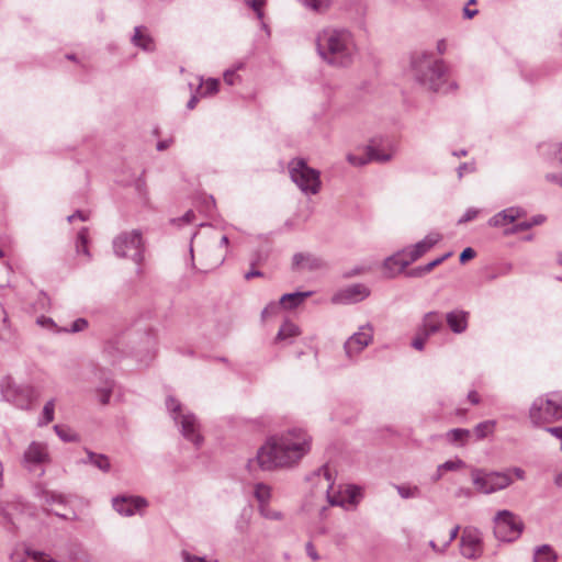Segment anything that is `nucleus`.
Segmentation results:
<instances>
[{
    "label": "nucleus",
    "instance_id": "393cba45",
    "mask_svg": "<svg viewBox=\"0 0 562 562\" xmlns=\"http://www.w3.org/2000/svg\"><path fill=\"white\" fill-rule=\"evenodd\" d=\"M254 497L258 502V506L268 505L272 497L271 486L265 483H256L254 486Z\"/></svg>",
    "mask_w": 562,
    "mask_h": 562
},
{
    "label": "nucleus",
    "instance_id": "b1692460",
    "mask_svg": "<svg viewBox=\"0 0 562 562\" xmlns=\"http://www.w3.org/2000/svg\"><path fill=\"white\" fill-rule=\"evenodd\" d=\"M312 295L311 291L286 293L280 297L279 305L286 310H293L300 306L307 297Z\"/></svg>",
    "mask_w": 562,
    "mask_h": 562
},
{
    "label": "nucleus",
    "instance_id": "09e8293b",
    "mask_svg": "<svg viewBox=\"0 0 562 562\" xmlns=\"http://www.w3.org/2000/svg\"><path fill=\"white\" fill-rule=\"evenodd\" d=\"M429 338V336H425L420 333V330L417 329L416 337L412 341V346L417 350H423L425 347L426 340Z\"/></svg>",
    "mask_w": 562,
    "mask_h": 562
},
{
    "label": "nucleus",
    "instance_id": "2eb2a0df",
    "mask_svg": "<svg viewBox=\"0 0 562 562\" xmlns=\"http://www.w3.org/2000/svg\"><path fill=\"white\" fill-rule=\"evenodd\" d=\"M370 295L368 286L361 283L348 285L331 297V302L335 304H355L363 301Z\"/></svg>",
    "mask_w": 562,
    "mask_h": 562
},
{
    "label": "nucleus",
    "instance_id": "0e129e2a",
    "mask_svg": "<svg viewBox=\"0 0 562 562\" xmlns=\"http://www.w3.org/2000/svg\"><path fill=\"white\" fill-rule=\"evenodd\" d=\"M477 13H479V11H477L476 9H473V10H472V9H470L468 5H465V7L463 8V15H464V18H467V19H472V18H474Z\"/></svg>",
    "mask_w": 562,
    "mask_h": 562
},
{
    "label": "nucleus",
    "instance_id": "2f4dec72",
    "mask_svg": "<svg viewBox=\"0 0 562 562\" xmlns=\"http://www.w3.org/2000/svg\"><path fill=\"white\" fill-rule=\"evenodd\" d=\"M54 430L56 435L65 442H72L78 440V436L67 426L55 425Z\"/></svg>",
    "mask_w": 562,
    "mask_h": 562
},
{
    "label": "nucleus",
    "instance_id": "1a4fd4ad",
    "mask_svg": "<svg viewBox=\"0 0 562 562\" xmlns=\"http://www.w3.org/2000/svg\"><path fill=\"white\" fill-rule=\"evenodd\" d=\"M114 254L117 257L130 258L140 265L144 259V243L139 231L124 232L113 239Z\"/></svg>",
    "mask_w": 562,
    "mask_h": 562
},
{
    "label": "nucleus",
    "instance_id": "5fc2aeb1",
    "mask_svg": "<svg viewBox=\"0 0 562 562\" xmlns=\"http://www.w3.org/2000/svg\"><path fill=\"white\" fill-rule=\"evenodd\" d=\"M237 78L236 69H229L224 72V81L229 86L235 85Z\"/></svg>",
    "mask_w": 562,
    "mask_h": 562
},
{
    "label": "nucleus",
    "instance_id": "49530a36",
    "mask_svg": "<svg viewBox=\"0 0 562 562\" xmlns=\"http://www.w3.org/2000/svg\"><path fill=\"white\" fill-rule=\"evenodd\" d=\"M347 160L353 166H363V165L370 162L368 159L367 153L362 156H357L355 154H348Z\"/></svg>",
    "mask_w": 562,
    "mask_h": 562
},
{
    "label": "nucleus",
    "instance_id": "e433bc0d",
    "mask_svg": "<svg viewBox=\"0 0 562 562\" xmlns=\"http://www.w3.org/2000/svg\"><path fill=\"white\" fill-rule=\"evenodd\" d=\"M25 553L26 558L16 562H56L55 560L47 558L43 552L40 551L26 549Z\"/></svg>",
    "mask_w": 562,
    "mask_h": 562
},
{
    "label": "nucleus",
    "instance_id": "c03bdc74",
    "mask_svg": "<svg viewBox=\"0 0 562 562\" xmlns=\"http://www.w3.org/2000/svg\"><path fill=\"white\" fill-rule=\"evenodd\" d=\"M463 465H464V463L460 459L449 460L438 467V472L456 471V470L462 468Z\"/></svg>",
    "mask_w": 562,
    "mask_h": 562
},
{
    "label": "nucleus",
    "instance_id": "7c9ffc66",
    "mask_svg": "<svg viewBox=\"0 0 562 562\" xmlns=\"http://www.w3.org/2000/svg\"><path fill=\"white\" fill-rule=\"evenodd\" d=\"M76 250L78 254H83L87 257H90V252L88 249V228L82 227L77 235L76 239Z\"/></svg>",
    "mask_w": 562,
    "mask_h": 562
},
{
    "label": "nucleus",
    "instance_id": "a18cd8bd",
    "mask_svg": "<svg viewBox=\"0 0 562 562\" xmlns=\"http://www.w3.org/2000/svg\"><path fill=\"white\" fill-rule=\"evenodd\" d=\"M87 327H88V322H87V319H85V318H78V319H76V321L71 324V328H70V329L63 328V330H61V331H65V333H78V331H82V330H85Z\"/></svg>",
    "mask_w": 562,
    "mask_h": 562
},
{
    "label": "nucleus",
    "instance_id": "412c9836",
    "mask_svg": "<svg viewBox=\"0 0 562 562\" xmlns=\"http://www.w3.org/2000/svg\"><path fill=\"white\" fill-rule=\"evenodd\" d=\"M369 161L386 162L393 157V151L389 144L371 143L366 148Z\"/></svg>",
    "mask_w": 562,
    "mask_h": 562
},
{
    "label": "nucleus",
    "instance_id": "4468645a",
    "mask_svg": "<svg viewBox=\"0 0 562 562\" xmlns=\"http://www.w3.org/2000/svg\"><path fill=\"white\" fill-rule=\"evenodd\" d=\"M373 339V328L370 324L361 326L346 342L345 351L348 358L359 355Z\"/></svg>",
    "mask_w": 562,
    "mask_h": 562
},
{
    "label": "nucleus",
    "instance_id": "79ce46f5",
    "mask_svg": "<svg viewBox=\"0 0 562 562\" xmlns=\"http://www.w3.org/2000/svg\"><path fill=\"white\" fill-rule=\"evenodd\" d=\"M36 324L43 328H47L50 331L59 333L63 328H59L50 317L40 316L36 319Z\"/></svg>",
    "mask_w": 562,
    "mask_h": 562
},
{
    "label": "nucleus",
    "instance_id": "20e7f679",
    "mask_svg": "<svg viewBox=\"0 0 562 562\" xmlns=\"http://www.w3.org/2000/svg\"><path fill=\"white\" fill-rule=\"evenodd\" d=\"M529 418L536 427L561 419L562 395L552 393L537 397L529 408Z\"/></svg>",
    "mask_w": 562,
    "mask_h": 562
},
{
    "label": "nucleus",
    "instance_id": "603ef678",
    "mask_svg": "<svg viewBox=\"0 0 562 562\" xmlns=\"http://www.w3.org/2000/svg\"><path fill=\"white\" fill-rule=\"evenodd\" d=\"M246 3L257 12L258 18L262 16L261 8L265 4L266 0H245Z\"/></svg>",
    "mask_w": 562,
    "mask_h": 562
},
{
    "label": "nucleus",
    "instance_id": "9b49d317",
    "mask_svg": "<svg viewBox=\"0 0 562 562\" xmlns=\"http://www.w3.org/2000/svg\"><path fill=\"white\" fill-rule=\"evenodd\" d=\"M2 398L20 409H29L34 398V390L29 385H19L12 378L5 376L0 382Z\"/></svg>",
    "mask_w": 562,
    "mask_h": 562
},
{
    "label": "nucleus",
    "instance_id": "e2e57ef3",
    "mask_svg": "<svg viewBox=\"0 0 562 562\" xmlns=\"http://www.w3.org/2000/svg\"><path fill=\"white\" fill-rule=\"evenodd\" d=\"M459 530H460V526H456L454 528L451 529L450 531V535H449V539L448 541L445 543V548H448L450 546V543L457 539L458 537V533H459Z\"/></svg>",
    "mask_w": 562,
    "mask_h": 562
},
{
    "label": "nucleus",
    "instance_id": "39448f33",
    "mask_svg": "<svg viewBox=\"0 0 562 562\" xmlns=\"http://www.w3.org/2000/svg\"><path fill=\"white\" fill-rule=\"evenodd\" d=\"M440 239L441 235L438 233L428 234L424 239L411 247H407L401 254L386 258L384 261V268L393 269L394 267L396 272L402 271L408 265L429 251Z\"/></svg>",
    "mask_w": 562,
    "mask_h": 562
},
{
    "label": "nucleus",
    "instance_id": "6e6552de",
    "mask_svg": "<svg viewBox=\"0 0 562 562\" xmlns=\"http://www.w3.org/2000/svg\"><path fill=\"white\" fill-rule=\"evenodd\" d=\"M166 405L172 413L175 422L180 425L182 436L195 447H200L203 437L200 435V425L196 417L190 413H182L181 404L171 396L167 398Z\"/></svg>",
    "mask_w": 562,
    "mask_h": 562
},
{
    "label": "nucleus",
    "instance_id": "58836bf2",
    "mask_svg": "<svg viewBox=\"0 0 562 562\" xmlns=\"http://www.w3.org/2000/svg\"><path fill=\"white\" fill-rule=\"evenodd\" d=\"M451 256H452V251H448V252L443 254L442 256L428 262L427 265L419 267L420 273H429L430 271H432L436 267L441 265L443 261H446Z\"/></svg>",
    "mask_w": 562,
    "mask_h": 562
},
{
    "label": "nucleus",
    "instance_id": "cd10ccee",
    "mask_svg": "<svg viewBox=\"0 0 562 562\" xmlns=\"http://www.w3.org/2000/svg\"><path fill=\"white\" fill-rule=\"evenodd\" d=\"M396 488L398 495L404 498H418L422 496V491L417 485H409V484H401V485H394Z\"/></svg>",
    "mask_w": 562,
    "mask_h": 562
},
{
    "label": "nucleus",
    "instance_id": "ea45409f",
    "mask_svg": "<svg viewBox=\"0 0 562 562\" xmlns=\"http://www.w3.org/2000/svg\"><path fill=\"white\" fill-rule=\"evenodd\" d=\"M304 5L315 12H324L330 5L331 0H302Z\"/></svg>",
    "mask_w": 562,
    "mask_h": 562
},
{
    "label": "nucleus",
    "instance_id": "423d86ee",
    "mask_svg": "<svg viewBox=\"0 0 562 562\" xmlns=\"http://www.w3.org/2000/svg\"><path fill=\"white\" fill-rule=\"evenodd\" d=\"M289 172L292 181L305 194H316L321 190L319 171L307 166L303 159H293L289 164Z\"/></svg>",
    "mask_w": 562,
    "mask_h": 562
},
{
    "label": "nucleus",
    "instance_id": "c9c22d12",
    "mask_svg": "<svg viewBox=\"0 0 562 562\" xmlns=\"http://www.w3.org/2000/svg\"><path fill=\"white\" fill-rule=\"evenodd\" d=\"M55 401L49 400L43 407L42 418L38 422L40 426L47 425L54 419Z\"/></svg>",
    "mask_w": 562,
    "mask_h": 562
},
{
    "label": "nucleus",
    "instance_id": "37998d69",
    "mask_svg": "<svg viewBox=\"0 0 562 562\" xmlns=\"http://www.w3.org/2000/svg\"><path fill=\"white\" fill-rule=\"evenodd\" d=\"M181 557H182L183 562H217L216 559H207L206 557H199V555L190 553L187 550H183L181 552Z\"/></svg>",
    "mask_w": 562,
    "mask_h": 562
},
{
    "label": "nucleus",
    "instance_id": "5701e85b",
    "mask_svg": "<svg viewBox=\"0 0 562 562\" xmlns=\"http://www.w3.org/2000/svg\"><path fill=\"white\" fill-rule=\"evenodd\" d=\"M132 43L146 52H153L155 49L154 40L147 33V30L143 26L135 27Z\"/></svg>",
    "mask_w": 562,
    "mask_h": 562
},
{
    "label": "nucleus",
    "instance_id": "680f3d73",
    "mask_svg": "<svg viewBox=\"0 0 562 562\" xmlns=\"http://www.w3.org/2000/svg\"><path fill=\"white\" fill-rule=\"evenodd\" d=\"M306 553L313 561L319 560V555L311 542L306 543Z\"/></svg>",
    "mask_w": 562,
    "mask_h": 562
},
{
    "label": "nucleus",
    "instance_id": "13d9d810",
    "mask_svg": "<svg viewBox=\"0 0 562 562\" xmlns=\"http://www.w3.org/2000/svg\"><path fill=\"white\" fill-rule=\"evenodd\" d=\"M548 432L558 438L561 441V451H562V427H548L546 428Z\"/></svg>",
    "mask_w": 562,
    "mask_h": 562
},
{
    "label": "nucleus",
    "instance_id": "774afa93",
    "mask_svg": "<svg viewBox=\"0 0 562 562\" xmlns=\"http://www.w3.org/2000/svg\"><path fill=\"white\" fill-rule=\"evenodd\" d=\"M555 157L559 165L562 167V143L557 145Z\"/></svg>",
    "mask_w": 562,
    "mask_h": 562
},
{
    "label": "nucleus",
    "instance_id": "bb28decb",
    "mask_svg": "<svg viewBox=\"0 0 562 562\" xmlns=\"http://www.w3.org/2000/svg\"><path fill=\"white\" fill-rule=\"evenodd\" d=\"M88 460L86 462L93 464L95 468L103 472H109L111 469V463L109 458L105 454L94 453L92 451H88Z\"/></svg>",
    "mask_w": 562,
    "mask_h": 562
},
{
    "label": "nucleus",
    "instance_id": "338daca9",
    "mask_svg": "<svg viewBox=\"0 0 562 562\" xmlns=\"http://www.w3.org/2000/svg\"><path fill=\"white\" fill-rule=\"evenodd\" d=\"M195 217L194 215V212L193 211H188L181 218H179L178 221L179 222H183V223H191L193 221V218Z\"/></svg>",
    "mask_w": 562,
    "mask_h": 562
},
{
    "label": "nucleus",
    "instance_id": "aec40b11",
    "mask_svg": "<svg viewBox=\"0 0 562 562\" xmlns=\"http://www.w3.org/2000/svg\"><path fill=\"white\" fill-rule=\"evenodd\" d=\"M442 316L439 312H428L424 315L418 330L425 336H431L442 328Z\"/></svg>",
    "mask_w": 562,
    "mask_h": 562
},
{
    "label": "nucleus",
    "instance_id": "f3484780",
    "mask_svg": "<svg viewBox=\"0 0 562 562\" xmlns=\"http://www.w3.org/2000/svg\"><path fill=\"white\" fill-rule=\"evenodd\" d=\"M49 460L47 445L44 442H31L23 454V461L29 467L45 464Z\"/></svg>",
    "mask_w": 562,
    "mask_h": 562
},
{
    "label": "nucleus",
    "instance_id": "4d7b16f0",
    "mask_svg": "<svg viewBox=\"0 0 562 562\" xmlns=\"http://www.w3.org/2000/svg\"><path fill=\"white\" fill-rule=\"evenodd\" d=\"M505 473H508L509 475H510V473H513L518 480H525V477H526V472L521 468H518V467L512 468V469L507 470Z\"/></svg>",
    "mask_w": 562,
    "mask_h": 562
},
{
    "label": "nucleus",
    "instance_id": "69168bd1",
    "mask_svg": "<svg viewBox=\"0 0 562 562\" xmlns=\"http://www.w3.org/2000/svg\"><path fill=\"white\" fill-rule=\"evenodd\" d=\"M544 221H546V216H543V215H540V214H539V215L533 216V217L529 221V223H530V226H531V227H533V226H536V225H540V224H542Z\"/></svg>",
    "mask_w": 562,
    "mask_h": 562
},
{
    "label": "nucleus",
    "instance_id": "72a5a7b5",
    "mask_svg": "<svg viewBox=\"0 0 562 562\" xmlns=\"http://www.w3.org/2000/svg\"><path fill=\"white\" fill-rule=\"evenodd\" d=\"M259 514L269 520L280 521L283 519V514L280 510L273 509L270 505H261L258 506Z\"/></svg>",
    "mask_w": 562,
    "mask_h": 562
},
{
    "label": "nucleus",
    "instance_id": "c85d7f7f",
    "mask_svg": "<svg viewBox=\"0 0 562 562\" xmlns=\"http://www.w3.org/2000/svg\"><path fill=\"white\" fill-rule=\"evenodd\" d=\"M470 435L471 431L468 429L454 428L449 430L446 436L448 441L452 443L464 445L468 441Z\"/></svg>",
    "mask_w": 562,
    "mask_h": 562
},
{
    "label": "nucleus",
    "instance_id": "4be33fe9",
    "mask_svg": "<svg viewBox=\"0 0 562 562\" xmlns=\"http://www.w3.org/2000/svg\"><path fill=\"white\" fill-rule=\"evenodd\" d=\"M293 269L297 271H313L322 267V260L313 255L295 254L292 261Z\"/></svg>",
    "mask_w": 562,
    "mask_h": 562
},
{
    "label": "nucleus",
    "instance_id": "a878e982",
    "mask_svg": "<svg viewBox=\"0 0 562 562\" xmlns=\"http://www.w3.org/2000/svg\"><path fill=\"white\" fill-rule=\"evenodd\" d=\"M557 553L549 544H542L535 549L533 562H555Z\"/></svg>",
    "mask_w": 562,
    "mask_h": 562
},
{
    "label": "nucleus",
    "instance_id": "9d476101",
    "mask_svg": "<svg viewBox=\"0 0 562 562\" xmlns=\"http://www.w3.org/2000/svg\"><path fill=\"white\" fill-rule=\"evenodd\" d=\"M524 530L522 520L509 510H499L494 517V535L501 541L512 542L518 539Z\"/></svg>",
    "mask_w": 562,
    "mask_h": 562
},
{
    "label": "nucleus",
    "instance_id": "8fccbe9b",
    "mask_svg": "<svg viewBox=\"0 0 562 562\" xmlns=\"http://www.w3.org/2000/svg\"><path fill=\"white\" fill-rule=\"evenodd\" d=\"M457 171H458V178L462 179L464 173L474 172L475 166H474V164L463 162L458 167Z\"/></svg>",
    "mask_w": 562,
    "mask_h": 562
},
{
    "label": "nucleus",
    "instance_id": "864d4df0",
    "mask_svg": "<svg viewBox=\"0 0 562 562\" xmlns=\"http://www.w3.org/2000/svg\"><path fill=\"white\" fill-rule=\"evenodd\" d=\"M479 214V211L475 209H469L463 216L459 220V224L468 223L474 220Z\"/></svg>",
    "mask_w": 562,
    "mask_h": 562
},
{
    "label": "nucleus",
    "instance_id": "f257e3e1",
    "mask_svg": "<svg viewBox=\"0 0 562 562\" xmlns=\"http://www.w3.org/2000/svg\"><path fill=\"white\" fill-rule=\"evenodd\" d=\"M311 436L303 429L293 428L273 436L258 450L256 458L248 461L250 471L259 468L271 471L297 463L311 449Z\"/></svg>",
    "mask_w": 562,
    "mask_h": 562
},
{
    "label": "nucleus",
    "instance_id": "f03ea898",
    "mask_svg": "<svg viewBox=\"0 0 562 562\" xmlns=\"http://www.w3.org/2000/svg\"><path fill=\"white\" fill-rule=\"evenodd\" d=\"M315 46L321 59L334 68L350 67L358 54L355 36L345 27L321 29L315 35Z\"/></svg>",
    "mask_w": 562,
    "mask_h": 562
},
{
    "label": "nucleus",
    "instance_id": "473e14b6",
    "mask_svg": "<svg viewBox=\"0 0 562 562\" xmlns=\"http://www.w3.org/2000/svg\"><path fill=\"white\" fill-rule=\"evenodd\" d=\"M218 80L210 78L203 85L202 82L199 85V93L202 97L212 95L218 90Z\"/></svg>",
    "mask_w": 562,
    "mask_h": 562
},
{
    "label": "nucleus",
    "instance_id": "f704fd0d",
    "mask_svg": "<svg viewBox=\"0 0 562 562\" xmlns=\"http://www.w3.org/2000/svg\"><path fill=\"white\" fill-rule=\"evenodd\" d=\"M494 420H485L480 424H477L474 428V434L477 437V439H484L487 435H490L495 427Z\"/></svg>",
    "mask_w": 562,
    "mask_h": 562
},
{
    "label": "nucleus",
    "instance_id": "bf43d9fd",
    "mask_svg": "<svg viewBox=\"0 0 562 562\" xmlns=\"http://www.w3.org/2000/svg\"><path fill=\"white\" fill-rule=\"evenodd\" d=\"M0 524L3 525V527L7 528L9 531L14 530V524L8 514H3L2 520L0 521Z\"/></svg>",
    "mask_w": 562,
    "mask_h": 562
},
{
    "label": "nucleus",
    "instance_id": "7ed1b4c3",
    "mask_svg": "<svg viewBox=\"0 0 562 562\" xmlns=\"http://www.w3.org/2000/svg\"><path fill=\"white\" fill-rule=\"evenodd\" d=\"M411 70L414 78L432 91H440L445 83V65L426 52H414L411 56Z\"/></svg>",
    "mask_w": 562,
    "mask_h": 562
},
{
    "label": "nucleus",
    "instance_id": "4c0bfd02",
    "mask_svg": "<svg viewBox=\"0 0 562 562\" xmlns=\"http://www.w3.org/2000/svg\"><path fill=\"white\" fill-rule=\"evenodd\" d=\"M113 391V381H106L104 386L97 390V395L102 405H106L110 402Z\"/></svg>",
    "mask_w": 562,
    "mask_h": 562
},
{
    "label": "nucleus",
    "instance_id": "6ab92c4d",
    "mask_svg": "<svg viewBox=\"0 0 562 562\" xmlns=\"http://www.w3.org/2000/svg\"><path fill=\"white\" fill-rule=\"evenodd\" d=\"M526 212L520 207H508L490 218L488 224L493 227H501L522 217Z\"/></svg>",
    "mask_w": 562,
    "mask_h": 562
},
{
    "label": "nucleus",
    "instance_id": "a19ab883",
    "mask_svg": "<svg viewBox=\"0 0 562 562\" xmlns=\"http://www.w3.org/2000/svg\"><path fill=\"white\" fill-rule=\"evenodd\" d=\"M41 499L47 505L63 504L65 501L63 495L49 491H43L41 493Z\"/></svg>",
    "mask_w": 562,
    "mask_h": 562
},
{
    "label": "nucleus",
    "instance_id": "052dcab7",
    "mask_svg": "<svg viewBox=\"0 0 562 562\" xmlns=\"http://www.w3.org/2000/svg\"><path fill=\"white\" fill-rule=\"evenodd\" d=\"M546 180L549 181V182H554V183L559 184L562 188V173L561 175H558V173H547L546 175Z\"/></svg>",
    "mask_w": 562,
    "mask_h": 562
},
{
    "label": "nucleus",
    "instance_id": "dca6fc26",
    "mask_svg": "<svg viewBox=\"0 0 562 562\" xmlns=\"http://www.w3.org/2000/svg\"><path fill=\"white\" fill-rule=\"evenodd\" d=\"M112 505L120 515L128 517L146 508L148 502L142 496H116L112 499Z\"/></svg>",
    "mask_w": 562,
    "mask_h": 562
},
{
    "label": "nucleus",
    "instance_id": "de8ad7c7",
    "mask_svg": "<svg viewBox=\"0 0 562 562\" xmlns=\"http://www.w3.org/2000/svg\"><path fill=\"white\" fill-rule=\"evenodd\" d=\"M530 228H531V226H530L529 221H524V222H520V223L514 225L512 228L505 231V234L506 235L517 234V233H520V232L528 231Z\"/></svg>",
    "mask_w": 562,
    "mask_h": 562
},
{
    "label": "nucleus",
    "instance_id": "0eeeda50",
    "mask_svg": "<svg viewBox=\"0 0 562 562\" xmlns=\"http://www.w3.org/2000/svg\"><path fill=\"white\" fill-rule=\"evenodd\" d=\"M316 475L323 477L327 483L326 493L327 499L333 506L346 507L348 505H357L360 497V488L357 486H346L344 490L336 491L334 488V480L331 471L328 465H324L318 469Z\"/></svg>",
    "mask_w": 562,
    "mask_h": 562
},
{
    "label": "nucleus",
    "instance_id": "c756f323",
    "mask_svg": "<svg viewBox=\"0 0 562 562\" xmlns=\"http://www.w3.org/2000/svg\"><path fill=\"white\" fill-rule=\"evenodd\" d=\"M297 335H299V327L291 322H285L280 327L278 335L276 337V340L282 341V340H286L288 338L295 337Z\"/></svg>",
    "mask_w": 562,
    "mask_h": 562
},
{
    "label": "nucleus",
    "instance_id": "6e6d98bb",
    "mask_svg": "<svg viewBox=\"0 0 562 562\" xmlns=\"http://www.w3.org/2000/svg\"><path fill=\"white\" fill-rule=\"evenodd\" d=\"M77 218L85 222V221H87L89 218V216H88V214H86L82 211H77V212H75L74 214H71V215H69L67 217L69 223L74 222Z\"/></svg>",
    "mask_w": 562,
    "mask_h": 562
},
{
    "label": "nucleus",
    "instance_id": "ddd939ff",
    "mask_svg": "<svg viewBox=\"0 0 562 562\" xmlns=\"http://www.w3.org/2000/svg\"><path fill=\"white\" fill-rule=\"evenodd\" d=\"M460 552L467 559H477L483 553L481 532L473 527H465L460 538Z\"/></svg>",
    "mask_w": 562,
    "mask_h": 562
},
{
    "label": "nucleus",
    "instance_id": "3c124183",
    "mask_svg": "<svg viewBox=\"0 0 562 562\" xmlns=\"http://www.w3.org/2000/svg\"><path fill=\"white\" fill-rule=\"evenodd\" d=\"M476 252L473 248L471 247H467L465 249H463V251L460 254V262L461 263H465L467 261L473 259L475 257Z\"/></svg>",
    "mask_w": 562,
    "mask_h": 562
},
{
    "label": "nucleus",
    "instance_id": "f8f14e48",
    "mask_svg": "<svg viewBox=\"0 0 562 562\" xmlns=\"http://www.w3.org/2000/svg\"><path fill=\"white\" fill-rule=\"evenodd\" d=\"M474 486L484 494L495 493L508 487L513 480L508 473L503 472H485L475 469L471 473Z\"/></svg>",
    "mask_w": 562,
    "mask_h": 562
},
{
    "label": "nucleus",
    "instance_id": "a211bd4d",
    "mask_svg": "<svg viewBox=\"0 0 562 562\" xmlns=\"http://www.w3.org/2000/svg\"><path fill=\"white\" fill-rule=\"evenodd\" d=\"M469 312L463 310H454L446 315L447 325L454 334H462L468 328Z\"/></svg>",
    "mask_w": 562,
    "mask_h": 562
}]
</instances>
